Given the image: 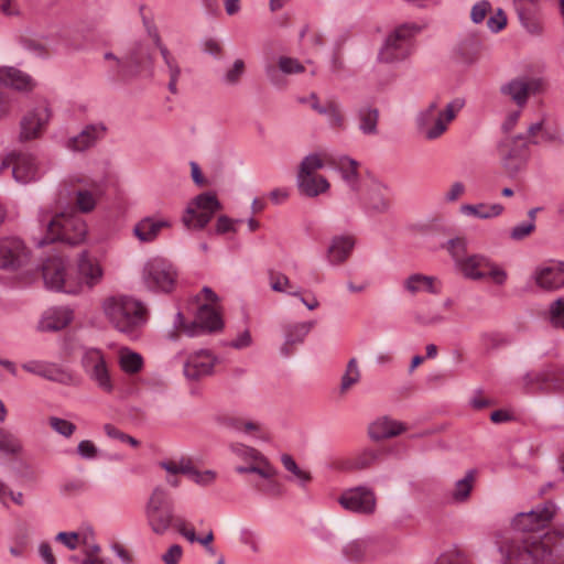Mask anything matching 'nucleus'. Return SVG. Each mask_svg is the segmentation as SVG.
Segmentation results:
<instances>
[{
    "label": "nucleus",
    "instance_id": "nucleus-1",
    "mask_svg": "<svg viewBox=\"0 0 564 564\" xmlns=\"http://www.w3.org/2000/svg\"><path fill=\"white\" fill-rule=\"evenodd\" d=\"M499 550L503 564H564V532H549L541 540L511 535Z\"/></svg>",
    "mask_w": 564,
    "mask_h": 564
},
{
    "label": "nucleus",
    "instance_id": "nucleus-2",
    "mask_svg": "<svg viewBox=\"0 0 564 564\" xmlns=\"http://www.w3.org/2000/svg\"><path fill=\"white\" fill-rule=\"evenodd\" d=\"M104 313L109 323L119 332L134 336L147 321L144 305L128 295H113L102 303Z\"/></svg>",
    "mask_w": 564,
    "mask_h": 564
},
{
    "label": "nucleus",
    "instance_id": "nucleus-3",
    "mask_svg": "<svg viewBox=\"0 0 564 564\" xmlns=\"http://www.w3.org/2000/svg\"><path fill=\"white\" fill-rule=\"evenodd\" d=\"M145 519L150 530L155 535H164L175 529L182 516L175 513L173 498L162 487H155L150 495L145 509Z\"/></svg>",
    "mask_w": 564,
    "mask_h": 564
},
{
    "label": "nucleus",
    "instance_id": "nucleus-4",
    "mask_svg": "<svg viewBox=\"0 0 564 564\" xmlns=\"http://www.w3.org/2000/svg\"><path fill=\"white\" fill-rule=\"evenodd\" d=\"M45 225V235L37 242L40 247L56 241L76 246L84 241L87 235L85 221L74 212L61 213L42 220Z\"/></svg>",
    "mask_w": 564,
    "mask_h": 564
},
{
    "label": "nucleus",
    "instance_id": "nucleus-5",
    "mask_svg": "<svg viewBox=\"0 0 564 564\" xmlns=\"http://www.w3.org/2000/svg\"><path fill=\"white\" fill-rule=\"evenodd\" d=\"M422 28L414 22L398 25L386 37L378 53L381 63L393 64L408 58L412 52V40Z\"/></svg>",
    "mask_w": 564,
    "mask_h": 564
},
{
    "label": "nucleus",
    "instance_id": "nucleus-6",
    "mask_svg": "<svg viewBox=\"0 0 564 564\" xmlns=\"http://www.w3.org/2000/svg\"><path fill=\"white\" fill-rule=\"evenodd\" d=\"M555 511L556 506L552 501H545L530 511L518 513L511 523L512 535L524 538L533 535L535 540H541L543 535H539L538 532L551 522Z\"/></svg>",
    "mask_w": 564,
    "mask_h": 564
},
{
    "label": "nucleus",
    "instance_id": "nucleus-7",
    "mask_svg": "<svg viewBox=\"0 0 564 564\" xmlns=\"http://www.w3.org/2000/svg\"><path fill=\"white\" fill-rule=\"evenodd\" d=\"M142 282L152 292L170 293L176 283V271L162 258H153L142 269Z\"/></svg>",
    "mask_w": 564,
    "mask_h": 564
},
{
    "label": "nucleus",
    "instance_id": "nucleus-8",
    "mask_svg": "<svg viewBox=\"0 0 564 564\" xmlns=\"http://www.w3.org/2000/svg\"><path fill=\"white\" fill-rule=\"evenodd\" d=\"M223 208L216 194L205 192L197 195L187 206L182 217L184 226L193 229H203L212 220L215 213Z\"/></svg>",
    "mask_w": 564,
    "mask_h": 564
},
{
    "label": "nucleus",
    "instance_id": "nucleus-9",
    "mask_svg": "<svg viewBox=\"0 0 564 564\" xmlns=\"http://www.w3.org/2000/svg\"><path fill=\"white\" fill-rule=\"evenodd\" d=\"M42 276L45 286L50 290L67 294L79 293L78 282L73 280L66 262L61 257H50L43 262Z\"/></svg>",
    "mask_w": 564,
    "mask_h": 564
},
{
    "label": "nucleus",
    "instance_id": "nucleus-10",
    "mask_svg": "<svg viewBox=\"0 0 564 564\" xmlns=\"http://www.w3.org/2000/svg\"><path fill=\"white\" fill-rule=\"evenodd\" d=\"M522 388L527 393L563 392L564 376L557 366L547 365L541 371H529L522 379Z\"/></svg>",
    "mask_w": 564,
    "mask_h": 564
},
{
    "label": "nucleus",
    "instance_id": "nucleus-11",
    "mask_svg": "<svg viewBox=\"0 0 564 564\" xmlns=\"http://www.w3.org/2000/svg\"><path fill=\"white\" fill-rule=\"evenodd\" d=\"M83 368L88 378L105 393H112L115 383L110 376L104 354L99 349H88L82 358Z\"/></svg>",
    "mask_w": 564,
    "mask_h": 564
},
{
    "label": "nucleus",
    "instance_id": "nucleus-12",
    "mask_svg": "<svg viewBox=\"0 0 564 564\" xmlns=\"http://www.w3.org/2000/svg\"><path fill=\"white\" fill-rule=\"evenodd\" d=\"M544 89L542 78L532 76H518L500 86V94L509 97L518 107L527 105L531 95L540 94Z\"/></svg>",
    "mask_w": 564,
    "mask_h": 564
},
{
    "label": "nucleus",
    "instance_id": "nucleus-13",
    "mask_svg": "<svg viewBox=\"0 0 564 564\" xmlns=\"http://www.w3.org/2000/svg\"><path fill=\"white\" fill-rule=\"evenodd\" d=\"M337 501L345 510L358 514H372L377 507L376 494L367 486L344 490Z\"/></svg>",
    "mask_w": 564,
    "mask_h": 564
},
{
    "label": "nucleus",
    "instance_id": "nucleus-14",
    "mask_svg": "<svg viewBox=\"0 0 564 564\" xmlns=\"http://www.w3.org/2000/svg\"><path fill=\"white\" fill-rule=\"evenodd\" d=\"M30 250L18 237H3L0 239V269L17 271L29 261Z\"/></svg>",
    "mask_w": 564,
    "mask_h": 564
},
{
    "label": "nucleus",
    "instance_id": "nucleus-15",
    "mask_svg": "<svg viewBox=\"0 0 564 564\" xmlns=\"http://www.w3.org/2000/svg\"><path fill=\"white\" fill-rule=\"evenodd\" d=\"M51 118V110L45 104L30 109L20 120L19 141L28 142L39 139Z\"/></svg>",
    "mask_w": 564,
    "mask_h": 564
},
{
    "label": "nucleus",
    "instance_id": "nucleus-16",
    "mask_svg": "<svg viewBox=\"0 0 564 564\" xmlns=\"http://www.w3.org/2000/svg\"><path fill=\"white\" fill-rule=\"evenodd\" d=\"M104 278V269L98 259L84 250L77 256V273L73 280L78 282L79 292L87 288L91 290L98 285Z\"/></svg>",
    "mask_w": 564,
    "mask_h": 564
},
{
    "label": "nucleus",
    "instance_id": "nucleus-17",
    "mask_svg": "<svg viewBox=\"0 0 564 564\" xmlns=\"http://www.w3.org/2000/svg\"><path fill=\"white\" fill-rule=\"evenodd\" d=\"M224 328L220 314L209 304H202L198 307L195 321L185 328V334L191 337L203 333H216Z\"/></svg>",
    "mask_w": 564,
    "mask_h": 564
},
{
    "label": "nucleus",
    "instance_id": "nucleus-18",
    "mask_svg": "<svg viewBox=\"0 0 564 564\" xmlns=\"http://www.w3.org/2000/svg\"><path fill=\"white\" fill-rule=\"evenodd\" d=\"M12 165V175L19 183L26 184L36 178L37 167L31 154L12 152L0 165V172Z\"/></svg>",
    "mask_w": 564,
    "mask_h": 564
},
{
    "label": "nucleus",
    "instance_id": "nucleus-19",
    "mask_svg": "<svg viewBox=\"0 0 564 564\" xmlns=\"http://www.w3.org/2000/svg\"><path fill=\"white\" fill-rule=\"evenodd\" d=\"M361 200L365 210L370 215L386 214L391 207L389 188L377 181L367 185Z\"/></svg>",
    "mask_w": 564,
    "mask_h": 564
},
{
    "label": "nucleus",
    "instance_id": "nucleus-20",
    "mask_svg": "<svg viewBox=\"0 0 564 564\" xmlns=\"http://www.w3.org/2000/svg\"><path fill=\"white\" fill-rule=\"evenodd\" d=\"M344 557L352 563H362L369 560H376L379 555L388 551L370 541L354 540L343 546Z\"/></svg>",
    "mask_w": 564,
    "mask_h": 564
},
{
    "label": "nucleus",
    "instance_id": "nucleus-21",
    "mask_svg": "<svg viewBox=\"0 0 564 564\" xmlns=\"http://www.w3.org/2000/svg\"><path fill=\"white\" fill-rule=\"evenodd\" d=\"M523 134H518L511 140V148L502 156V165L510 175H516L525 165L529 159L528 142Z\"/></svg>",
    "mask_w": 564,
    "mask_h": 564
},
{
    "label": "nucleus",
    "instance_id": "nucleus-22",
    "mask_svg": "<svg viewBox=\"0 0 564 564\" xmlns=\"http://www.w3.org/2000/svg\"><path fill=\"white\" fill-rule=\"evenodd\" d=\"M216 358L208 350H200L184 365V375L189 380H199L213 372Z\"/></svg>",
    "mask_w": 564,
    "mask_h": 564
},
{
    "label": "nucleus",
    "instance_id": "nucleus-23",
    "mask_svg": "<svg viewBox=\"0 0 564 564\" xmlns=\"http://www.w3.org/2000/svg\"><path fill=\"white\" fill-rule=\"evenodd\" d=\"M464 105L465 100L462 98H455L449 101L445 109L438 112L435 122L426 131V140L438 139L447 130V124L456 118Z\"/></svg>",
    "mask_w": 564,
    "mask_h": 564
},
{
    "label": "nucleus",
    "instance_id": "nucleus-24",
    "mask_svg": "<svg viewBox=\"0 0 564 564\" xmlns=\"http://www.w3.org/2000/svg\"><path fill=\"white\" fill-rule=\"evenodd\" d=\"M535 282L544 290L564 286V262H550L535 271Z\"/></svg>",
    "mask_w": 564,
    "mask_h": 564
},
{
    "label": "nucleus",
    "instance_id": "nucleus-25",
    "mask_svg": "<svg viewBox=\"0 0 564 564\" xmlns=\"http://www.w3.org/2000/svg\"><path fill=\"white\" fill-rule=\"evenodd\" d=\"M171 226L172 223L169 219L147 216L134 225L133 234L139 241L149 243L159 237L162 229Z\"/></svg>",
    "mask_w": 564,
    "mask_h": 564
},
{
    "label": "nucleus",
    "instance_id": "nucleus-26",
    "mask_svg": "<svg viewBox=\"0 0 564 564\" xmlns=\"http://www.w3.org/2000/svg\"><path fill=\"white\" fill-rule=\"evenodd\" d=\"M314 326L315 322L313 321L283 326L284 343L280 348L281 355L284 357L291 356L294 351L293 346L302 344Z\"/></svg>",
    "mask_w": 564,
    "mask_h": 564
},
{
    "label": "nucleus",
    "instance_id": "nucleus-27",
    "mask_svg": "<svg viewBox=\"0 0 564 564\" xmlns=\"http://www.w3.org/2000/svg\"><path fill=\"white\" fill-rule=\"evenodd\" d=\"M311 101V108L319 115L327 118L328 126L332 129H344L345 128V116L337 101L329 99L325 104H321L316 94H311L308 97Z\"/></svg>",
    "mask_w": 564,
    "mask_h": 564
},
{
    "label": "nucleus",
    "instance_id": "nucleus-28",
    "mask_svg": "<svg viewBox=\"0 0 564 564\" xmlns=\"http://www.w3.org/2000/svg\"><path fill=\"white\" fill-rule=\"evenodd\" d=\"M482 47L480 36L475 32H469L462 35L455 47V53L463 63L470 65L478 61Z\"/></svg>",
    "mask_w": 564,
    "mask_h": 564
},
{
    "label": "nucleus",
    "instance_id": "nucleus-29",
    "mask_svg": "<svg viewBox=\"0 0 564 564\" xmlns=\"http://www.w3.org/2000/svg\"><path fill=\"white\" fill-rule=\"evenodd\" d=\"M149 59L148 48L141 43H135L123 57L122 79L138 75Z\"/></svg>",
    "mask_w": 564,
    "mask_h": 564
},
{
    "label": "nucleus",
    "instance_id": "nucleus-30",
    "mask_svg": "<svg viewBox=\"0 0 564 564\" xmlns=\"http://www.w3.org/2000/svg\"><path fill=\"white\" fill-rule=\"evenodd\" d=\"M73 317V310L68 306L53 307L45 312L40 328L44 332H57L69 325Z\"/></svg>",
    "mask_w": 564,
    "mask_h": 564
},
{
    "label": "nucleus",
    "instance_id": "nucleus-31",
    "mask_svg": "<svg viewBox=\"0 0 564 564\" xmlns=\"http://www.w3.org/2000/svg\"><path fill=\"white\" fill-rule=\"evenodd\" d=\"M105 130L102 124H88L77 135L69 138L66 145L73 151H85L104 137Z\"/></svg>",
    "mask_w": 564,
    "mask_h": 564
},
{
    "label": "nucleus",
    "instance_id": "nucleus-32",
    "mask_svg": "<svg viewBox=\"0 0 564 564\" xmlns=\"http://www.w3.org/2000/svg\"><path fill=\"white\" fill-rule=\"evenodd\" d=\"M355 240L351 236H335L327 249V260L332 265L344 263L352 252Z\"/></svg>",
    "mask_w": 564,
    "mask_h": 564
},
{
    "label": "nucleus",
    "instance_id": "nucleus-33",
    "mask_svg": "<svg viewBox=\"0 0 564 564\" xmlns=\"http://www.w3.org/2000/svg\"><path fill=\"white\" fill-rule=\"evenodd\" d=\"M0 84L19 91H29L34 86L30 75L12 66L0 67Z\"/></svg>",
    "mask_w": 564,
    "mask_h": 564
},
{
    "label": "nucleus",
    "instance_id": "nucleus-34",
    "mask_svg": "<svg viewBox=\"0 0 564 564\" xmlns=\"http://www.w3.org/2000/svg\"><path fill=\"white\" fill-rule=\"evenodd\" d=\"M278 66L279 68L269 64L264 68L267 77L274 86L282 85V78L279 70L286 75L300 74L305 70V67L299 62V59L288 56H281L278 61Z\"/></svg>",
    "mask_w": 564,
    "mask_h": 564
},
{
    "label": "nucleus",
    "instance_id": "nucleus-35",
    "mask_svg": "<svg viewBox=\"0 0 564 564\" xmlns=\"http://www.w3.org/2000/svg\"><path fill=\"white\" fill-rule=\"evenodd\" d=\"M538 0H513L514 9L522 26L532 34L541 31L540 23L535 17V3Z\"/></svg>",
    "mask_w": 564,
    "mask_h": 564
},
{
    "label": "nucleus",
    "instance_id": "nucleus-36",
    "mask_svg": "<svg viewBox=\"0 0 564 564\" xmlns=\"http://www.w3.org/2000/svg\"><path fill=\"white\" fill-rule=\"evenodd\" d=\"M403 431H405V426L402 423L386 416L375 421L368 427L369 436L373 441L390 438L401 434Z\"/></svg>",
    "mask_w": 564,
    "mask_h": 564
},
{
    "label": "nucleus",
    "instance_id": "nucleus-37",
    "mask_svg": "<svg viewBox=\"0 0 564 564\" xmlns=\"http://www.w3.org/2000/svg\"><path fill=\"white\" fill-rule=\"evenodd\" d=\"M358 119V129L365 135H376L378 133L379 109L369 104L360 105L356 110Z\"/></svg>",
    "mask_w": 564,
    "mask_h": 564
},
{
    "label": "nucleus",
    "instance_id": "nucleus-38",
    "mask_svg": "<svg viewBox=\"0 0 564 564\" xmlns=\"http://www.w3.org/2000/svg\"><path fill=\"white\" fill-rule=\"evenodd\" d=\"M23 369L29 372L39 375L51 381L68 384L72 381V376L54 365L42 364V362H28L23 365Z\"/></svg>",
    "mask_w": 564,
    "mask_h": 564
},
{
    "label": "nucleus",
    "instance_id": "nucleus-39",
    "mask_svg": "<svg viewBox=\"0 0 564 564\" xmlns=\"http://www.w3.org/2000/svg\"><path fill=\"white\" fill-rule=\"evenodd\" d=\"M456 265L464 276L471 280H481L486 278L485 267L490 265V260L481 254H471Z\"/></svg>",
    "mask_w": 564,
    "mask_h": 564
},
{
    "label": "nucleus",
    "instance_id": "nucleus-40",
    "mask_svg": "<svg viewBox=\"0 0 564 564\" xmlns=\"http://www.w3.org/2000/svg\"><path fill=\"white\" fill-rule=\"evenodd\" d=\"M296 184L300 193L307 197H316L329 188L328 181L322 175H296Z\"/></svg>",
    "mask_w": 564,
    "mask_h": 564
},
{
    "label": "nucleus",
    "instance_id": "nucleus-41",
    "mask_svg": "<svg viewBox=\"0 0 564 564\" xmlns=\"http://www.w3.org/2000/svg\"><path fill=\"white\" fill-rule=\"evenodd\" d=\"M404 288L412 294L422 291L429 292L431 294H438L441 292V285L436 278L421 273L411 274L404 281Z\"/></svg>",
    "mask_w": 564,
    "mask_h": 564
},
{
    "label": "nucleus",
    "instance_id": "nucleus-42",
    "mask_svg": "<svg viewBox=\"0 0 564 564\" xmlns=\"http://www.w3.org/2000/svg\"><path fill=\"white\" fill-rule=\"evenodd\" d=\"M335 166L340 172L344 181L348 184L350 189L358 192L360 189L358 182L359 163L349 156H341L337 162H335Z\"/></svg>",
    "mask_w": 564,
    "mask_h": 564
},
{
    "label": "nucleus",
    "instance_id": "nucleus-43",
    "mask_svg": "<svg viewBox=\"0 0 564 564\" xmlns=\"http://www.w3.org/2000/svg\"><path fill=\"white\" fill-rule=\"evenodd\" d=\"M503 206L501 204H492L488 205L485 203H479L476 205L471 204H463L459 207V212L465 216H474L479 219H490L498 217L503 212Z\"/></svg>",
    "mask_w": 564,
    "mask_h": 564
},
{
    "label": "nucleus",
    "instance_id": "nucleus-44",
    "mask_svg": "<svg viewBox=\"0 0 564 564\" xmlns=\"http://www.w3.org/2000/svg\"><path fill=\"white\" fill-rule=\"evenodd\" d=\"M74 193L76 195L78 209L83 213H89L95 208L97 197L102 194V188L100 184L94 182L90 184L89 188H79Z\"/></svg>",
    "mask_w": 564,
    "mask_h": 564
},
{
    "label": "nucleus",
    "instance_id": "nucleus-45",
    "mask_svg": "<svg viewBox=\"0 0 564 564\" xmlns=\"http://www.w3.org/2000/svg\"><path fill=\"white\" fill-rule=\"evenodd\" d=\"M382 449L366 448L355 457L345 462L344 468L348 470L366 469L377 463L383 455Z\"/></svg>",
    "mask_w": 564,
    "mask_h": 564
},
{
    "label": "nucleus",
    "instance_id": "nucleus-46",
    "mask_svg": "<svg viewBox=\"0 0 564 564\" xmlns=\"http://www.w3.org/2000/svg\"><path fill=\"white\" fill-rule=\"evenodd\" d=\"M476 470L470 469L466 473L465 477L455 482L452 491V499L456 502H463L470 496L474 487Z\"/></svg>",
    "mask_w": 564,
    "mask_h": 564
},
{
    "label": "nucleus",
    "instance_id": "nucleus-47",
    "mask_svg": "<svg viewBox=\"0 0 564 564\" xmlns=\"http://www.w3.org/2000/svg\"><path fill=\"white\" fill-rule=\"evenodd\" d=\"M435 564H473L465 551L454 545L442 552Z\"/></svg>",
    "mask_w": 564,
    "mask_h": 564
},
{
    "label": "nucleus",
    "instance_id": "nucleus-48",
    "mask_svg": "<svg viewBox=\"0 0 564 564\" xmlns=\"http://www.w3.org/2000/svg\"><path fill=\"white\" fill-rule=\"evenodd\" d=\"M119 364L124 372L138 373L143 367V358L134 351L122 352Z\"/></svg>",
    "mask_w": 564,
    "mask_h": 564
},
{
    "label": "nucleus",
    "instance_id": "nucleus-49",
    "mask_svg": "<svg viewBox=\"0 0 564 564\" xmlns=\"http://www.w3.org/2000/svg\"><path fill=\"white\" fill-rule=\"evenodd\" d=\"M360 380V370L356 358H351L341 377L340 391L345 392Z\"/></svg>",
    "mask_w": 564,
    "mask_h": 564
},
{
    "label": "nucleus",
    "instance_id": "nucleus-50",
    "mask_svg": "<svg viewBox=\"0 0 564 564\" xmlns=\"http://www.w3.org/2000/svg\"><path fill=\"white\" fill-rule=\"evenodd\" d=\"M444 248L449 252L453 257L456 264H458L463 259L467 258V240L464 237H456L447 240Z\"/></svg>",
    "mask_w": 564,
    "mask_h": 564
},
{
    "label": "nucleus",
    "instance_id": "nucleus-51",
    "mask_svg": "<svg viewBox=\"0 0 564 564\" xmlns=\"http://www.w3.org/2000/svg\"><path fill=\"white\" fill-rule=\"evenodd\" d=\"M324 167V161L316 153L306 155L299 167L297 175L310 176L317 175L315 172Z\"/></svg>",
    "mask_w": 564,
    "mask_h": 564
},
{
    "label": "nucleus",
    "instance_id": "nucleus-52",
    "mask_svg": "<svg viewBox=\"0 0 564 564\" xmlns=\"http://www.w3.org/2000/svg\"><path fill=\"white\" fill-rule=\"evenodd\" d=\"M281 462L284 468L299 479L301 486H305V484L312 479L311 474L308 471L302 470L291 455H282Z\"/></svg>",
    "mask_w": 564,
    "mask_h": 564
},
{
    "label": "nucleus",
    "instance_id": "nucleus-53",
    "mask_svg": "<svg viewBox=\"0 0 564 564\" xmlns=\"http://www.w3.org/2000/svg\"><path fill=\"white\" fill-rule=\"evenodd\" d=\"M19 440L9 431L0 429V451L6 454H18L21 451Z\"/></svg>",
    "mask_w": 564,
    "mask_h": 564
},
{
    "label": "nucleus",
    "instance_id": "nucleus-54",
    "mask_svg": "<svg viewBox=\"0 0 564 564\" xmlns=\"http://www.w3.org/2000/svg\"><path fill=\"white\" fill-rule=\"evenodd\" d=\"M550 322L554 327L564 329V297L551 303L549 308Z\"/></svg>",
    "mask_w": 564,
    "mask_h": 564
},
{
    "label": "nucleus",
    "instance_id": "nucleus-55",
    "mask_svg": "<svg viewBox=\"0 0 564 564\" xmlns=\"http://www.w3.org/2000/svg\"><path fill=\"white\" fill-rule=\"evenodd\" d=\"M230 451L245 462H257L258 458H262L259 451L240 443L231 444Z\"/></svg>",
    "mask_w": 564,
    "mask_h": 564
},
{
    "label": "nucleus",
    "instance_id": "nucleus-56",
    "mask_svg": "<svg viewBox=\"0 0 564 564\" xmlns=\"http://www.w3.org/2000/svg\"><path fill=\"white\" fill-rule=\"evenodd\" d=\"M245 73V62L240 58L234 62L231 68H229L224 75V83L229 86H236L239 84L241 76Z\"/></svg>",
    "mask_w": 564,
    "mask_h": 564
},
{
    "label": "nucleus",
    "instance_id": "nucleus-57",
    "mask_svg": "<svg viewBox=\"0 0 564 564\" xmlns=\"http://www.w3.org/2000/svg\"><path fill=\"white\" fill-rule=\"evenodd\" d=\"M50 426L58 434L69 437L76 431V425L67 420L52 416L50 417Z\"/></svg>",
    "mask_w": 564,
    "mask_h": 564
},
{
    "label": "nucleus",
    "instance_id": "nucleus-58",
    "mask_svg": "<svg viewBox=\"0 0 564 564\" xmlns=\"http://www.w3.org/2000/svg\"><path fill=\"white\" fill-rule=\"evenodd\" d=\"M188 476L200 486H208L214 482L217 474L214 470L199 471L191 465Z\"/></svg>",
    "mask_w": 564,
    "mask_h": 564
},
{
    "label": "nucleus",
    "instance_id": "nucleus-59",
    "mask_svg": "<svg viewBox=\"0 0 564 564\" xmlns=\"http://www.w3.org/2000/svg\"><path fill=\"white\" fill-rule=\"evenodd\" d=\"M535 228L536 226L532 221L520 223L510 230V238L514 241H521L530 236Z\"/></svg>",
    "mask_w": 564,
    "mask_h": 564
},
{
    "label": "nucleus",
    "instance_id": "nucleus-60",
    "mask_svg": "<svg viewBox=\"0 0 564 564\" xmlns=\"http://www.w3.org/2000/svg\"><path fill=\"white\" fill-rule=\"evenodd\" d=\"M270 280H271V282H270L271 289L275 292L288 293L289 291L296 290V288H294L291 284L289 278L285 274H282V273L271 274Z\"/></svg>",
    "mask_w": 564,
    "mask_h": 564
},
{
    "label": "nucleus",
    "instance_id": "nucleus-61",
    "mask_svg": "<svg viewBox=\"0 0 564 564\" xmlns=\"http://www.w3.org/2000/svg\"><path fill=\"white\" fill-rule=\"evenodd\" d=\"M491 10V4L487 0H481L475 3L470 11V19L475 24L481 23L487 13Z\"/></svg>",
    "mask_w": 564,
    "mask_h": 564
},
{
    "label": "nucleus",
    "instance_id": "nucleus-62",
    "mask_svg": "<svg viewBox=\"0 0 564 564\" xmlns=\"http://www.w3.org/2000/svg\"><path fill=\"white\" fill-rule=\"evenodd\" d=\"M524 141L529 144H539L540 138L543 139L546 133L543 131V121H539L529 126Z\"/></svg>",
    "mask_w": 564,
    "mask_h": 564
},
{
    "label": "nucleus",
    "instance_id": "nucleus-63",
    "mask_svg": "<svg viewBox=\"0 0 564 564\" xmlns=\"http://www.w3.org/2000/svg\"><path fill=\"white\" fill-rule=\"evenodd\" d=\"M254 468H251V474H257L264 479H271L275 475V469L271 466L268 459L262 455V458H258Z\"/></svg>",
    "mask_w": 564,
    "mask_h": 564
},
{
    "label": "nucleus",
    "instance_id": "nucleus-64",
    "mask_svg": "<svg viewBox=\"0 0 564 564\" xmlns=\"http://www.w3.org/2000/svg\"><path fill=\"white\" fill-rule=\"evenodd\" d=\"M507 25V17L502 9L487 20V26L492 33H498Z\"/></svg>",
    "mask_w": 564,
    "mask_h": 564
}]
</instances>
